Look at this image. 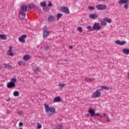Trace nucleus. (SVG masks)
Instances as JSON below:
<instances>
[{"label": "nucleus", "instance_id": "obj_29", "mask_svg": "<svg viewBox=\"0 0 129 129\" xmlns=\"http://www.w3.org/2000/svg\"><path fill=\"white\" fill-rule=\"evenodd\" d=\"M62 14L61 13H58L56 15V17H57V21H58V20H59L60 19V18H61V17H62Z\"/></svg>", "mask_w": 129, "mask_h": 129}, {"label": "nucleus", "instance_id": "obj_14", "mask_svg": "<svg viewBox=\"0 0 129 129\" xmlns=\"http://www.w3.org/2000/svg\"><path fill=\"white\" fill-rule=\"evenodd\" d=\"M48 36H49V31L44 30L43 32V39H47V37H48Z\"/></svg>", "mask_w": 129, "mask_h": 129}, {"label": "nucleus", "instance_id": "obj_21", "mask_svg": "<svg viewBox=\"0 0 129 129\" xmlns=\"http://www.w3.org/2000/svg\"><path fill=\"white\" fill-rule=\"evenodd\" d=\"M85 81H86L87 82H94V79L86 78L85 79Z\"/></svg>", "mask_w": 129, "mask_h": 129}, {"label": "nucleus", "instance_id": "obj_23", "mask_svg": "<svg viewBox=\"0 0 129 129\" xmlns=\"http://www.w3.org/2000/svg\"><path fill=\"white\" fill-rule=\"evenodd\" d=\"M0 39H1V40H7V35H4V34H1Z\"/></svg>", "mask_w": 129, "mask_h": 129}, {"label": "nucleus", "instance_id": "obj_56", "mask_svg": "<svg viewBox=\"0 0 129 129\" xmlns=\"http://www.w3.org/2000/svg\"><path fill=\"white\" fill-rule=\"evenodd\" d=\"M96 1H101V0H96ZM102 1H103V0H102Z\"/></svg>", "mask_w": 129, "mask_h": 129}, {"label": "nucleus", "instance_id": "obj_8", "mask_svg": "<svg viewBox=\"0 0 129 129\" xmlns=\"http://www.w3.org/2000/svg\"><path fill=\"white\" fill-rule=\"evenodd\" d=\"M89 18L90 19H92V20H95V19H97L98 18V15L97 14H90L89 15Z\"/></svg>", "mask_w": 129, "mask_h": 129}, {"label": "nucleus", "instance_id": "obj_53", "mask_svg": "<svg viewBox=\"0 0 129 129\" xmlns=\"http://www.w3.org/2000/svg\"><path fill=\"white\" fill-rule=\"evenodd\" d=\"M18 129H23L22 127H20L19 128H18Z\"/></svg>", "mask_w": 129, "mask_h": 129}, {"label": "nucleus", "instance_id": "obj_54", "mask_svg": "<svg viewBox=\"0 0 129 129\" xmlns=\"http://www.w3.org/2000/svg\"><path fill=\"white\" fill-rule=\"evenodd\" d=\"M100 116L101 118H102V116L100 115Z\"/></svg>", "mask_w": 129, "mask_h": 129}, {"label": "nucleus", "instance_id": "obj_26", "mask_svg": "<svg viewBox=\"0 0 129 129\" xmlns=\"http://www.w3.org/2000/svg\"><path fill=\"white\" fill-rule=\"evenodd\" d=\"M104 21H105V22H107L109 24H110V23L112 22V20L108 18H104Z\"/></svg>", "mask_w": 129, "mask_h": 129}, {"label": "nucleus", "instance_id": "obj_24", "mask_svg": "<svg viewBox=\"0 0 129 129\" xmlns=\"http://www.w3.org/2000/svg\"><path fill=\"white\" fill-rule=\"evenodd\" d=\"M56 129H64V127L61 124H58L56 125Z\"/></svg>", "mask_w": 129, "mask_h": 129}, {"label": "nucleus", "instance_id": "obj_5", "mask_svg": "<svg viewBox=\"0 0 129 129\" xmlns=\"http://www.w3.org/2000/svg\"><path fill=\"white\" fill-rule=\"evenodd\" d=\"M96 8L100 11H103V10L106 9L107 7L103 4H99L96 6Z\"/></svg>", "mask_w": 129, "mask_h": 129}, {"label": "nucleus", "instance_id": "obj_22", "mask_svg": "<svg viewBox=\"0 0 129 129\" xmlns=\"http://www.w3.org/2000/svg\"><path fill=\"white\" fill-rule=\"evenodd\" d=\"M27 9H28V6H26V5H23L21 7V10L23 12H26V11H27Z\"/></svg>", "mask_w": 129, "mask_h": 129}, {"label": "nucleus", "instance_id": "obj_50", "mask_svg": "<svg viewBox=\"0 0 129 129\" xmlns=\"http://www.w3.org/2000/svg\"><path fill=\"white\" fill-rule=\"evenodd\" d=\"M88 115H89V114H87L86 115V116H88Z\"/></svg>", "mask_w": 129, "mask_h": 129}, {"label": "nucleus", "instance_id": "obj_42", "mask_svg": "<svg viewBox=\"0 0 129 129\" xmlns=\"http://www.w3.org/2000/svg\"><path fill=\"white\" fill-rule=\"evenodd\" d=\"M87 29V30H90L91 29V26H88Z\"/></svg>", "mask_w": 129, "mask_h": 129}, {"label": "nucleus", "instance_id": "obj_40", "mask_svg": "<svg viewBox=\"0 0 129 129\" xmlns=\"http://www.w3.org/2000/svg\"><path fill=\"white\" fill-rule=\"evenodd\" d=\"M48 7H53V4H52V2H49V3L48 4Z\"/></svg>", "mask_w": 129, "mask_h": 129}, {"label": "nucleus", "instance_id": "obj_44", "mask_svg": "<svg viewBox=\"0 0 129 129\" xmlns=\"http://www.w3.org/2000/svg\"><path fill=\"white\" fill-rule=\"evenodd\" d=\"M95 115H96V116H99V115H100V113H95Z\"/></svg>", "mask_w": 129, "mask_h": 129}, {"label": "nucleus", "instance_id": "obj_4", "mask_svg": "<svg viewBox=\"0 0 129 129\" xmlns=\"http://www.w3.org/2000/svg\"><path fill=\"white\" fill-rule=\"evenodd\" d=\"M93 29L94 31H99L101 29V27H100L99 23H95L93 26Z\"/></svg>", "mask_w": 129, "mask_h": 129}, {"label": "nucleus", "instance_id": "obj_28", "mask_svg": "<svg viewBox=\"0 0 129 129\" xmlns=\"http://www.w3.org/2000/svg\"><path fill=\"white\" fill-rule=\"evenodd\" d=\"M31 7L33 8V9H34L35 11H37V10H39V8L36 6H35V5H34V4H31Z\"/></svg>", "mask_w": 129, "mask_h": 129}, {"label": "nucleus", "instance_id": "obj_49", "mask_svg": "<svg viewBox=\"0 0 129 129\" xmlns=\"http://www.w3.org/2000/svg\"><path fill=\"white\" fill-rule=\"evenodd\" d=\"M63 61H65L66 62L67 61V59H63Z\"/></svg>", "mask_w": 129, "mask_h": 129}, {"label": "nucleus", "instance_id": "obj_6", "mask_svg": "<svg viewBox=\"0 0 129 129\" xmlns=\"http://www.w3.org/2000/svg\"><path fill=\"white\" fill-rule=\"evenodd\" d=\"M18 15L19 19H20L21 20H24V19L26 18V13H25V12H22L21 10H20Z\"/></svg>", "mask_w": 129, "mask_h": 129}, {"label": "nucleus", "instance_id": "obj_10", "mask_svg": "<svg viewBox=\"0 0 129 129\" xmlns=\"http://www.w3.org/2000/svg\"><path fill=\"white\" fill-rule=\"evenodd\" d=\"M62 12H63V13H66V14H70V11H69V9L67 7H62L61 8Z\"/></svg>", "mask_w": 129, "mask_h": 129}, {"label": "nucleus", "instance_id": "obj_30", "mask_svg": "<svg viewBox=\"0 0 129 129\" xmlns=\"http://www.w3.org/2000/svg\"><path fill=\"white\" fill-rule=\"evenodd\" d=\"M66 85L65 84H59L58 85V86L60 88V89H63V87H64V86H65Z\"/></svg>", "mask_w": 129, "mask_h": 129}, {"label": "nucleus", "instance_id": "obj_27", "mask_svg": "<svg viewBox=\"0 0 129 129\" xmlns=\"http://www.w3.org/2000/svg\"><path fill=\"white\" fill-rule=\"evenodd\" d=\"M14 96H19L20 93L18 91H15L13 93Z\"/></svg>", "mask_w": 129, "mask_h": 129}, {"label": "nucleus", "instance_id": "obj_19", "mask_svg": "<svg viewBox=\"0 0 129 129\" xmlns=\"http://www.w3.org/2000/svg\"><path fill=\"white\" fill-rule=\"evenodd\" d=\"M122 51L124 54H125V55H128V54H129V49H128L124 48V49H122Z\"/></svg>", "mask_w": 129, "mask_h": 129}, {"label": "nucleus", "instance_id": "obj_12", "mask_svg": "<svg viewBox=\"0 0 129 129\" xmlns=\"http://www.w3.org/2000/svg\"><path fill=\"white\" fill-rule=\"evenodd\" d=\"M115 43L117 44V45H119L120 46H123V45H124L126 43V42L125 41H122V42H120V40H116L115 41Z\"/></svg>", "mask_w": 129, "mask_h": 129}, {"label": "nucleus", "instance_id": "obj_38", "mask_svg": "<svg viewBox=\"0 0 129 129\" xmlns=\"http://www.w3.org/2000/svg\"><path fill=\"white\" fill-rule=\"evenodd\" d=\"M31 10H32V6H29L28 7H27V11H31Z\"/></svg>", "mask_w": 129, "mask_h": 129}, {"label": "nucleus", "instance_id": "obj_20", "mask_svg": "<svg viewBox=\"0 0 129 129\" xmlns=\"http://www.w3.org/2000/svg\"><path fill=\"white\" fill-rule=\"evenodd\" d=\"M55 102H60L61 101V98L59 96L56 97L54 98Z\"/></svg>", "mask_w": 129, "mask_h": 129}, {"label": "nucleus", "instance_id": "obj_33", "mask_svg": "<svg viewBox=\"0 0 129 129\" xmlns=\"http://www.w3.org/2000/svg\"><path fill=\"white\" fill-rule=\"evenodd\" d=\"M46 2H42V3H40V6L41 7H46Z\"/></svg>", "mask_w": 129, "mask_h": 129}, {"label": "nucleus", "instance_id": "obj_43", "mask_svg": "<svg viewBox=\"0 0 129 129\" xmlns=\"http://www.w3.org/2000/svg\"><path fill=\"white\" fill-rule=\"evenodd\" d=\"M18 113L19 114V115H22L23 112L21 111L18 112Z\"/></svg>", "mask_w": 129, "mask_h": 129}, {"label": "nucleus", "instance_id": "obj_39", "mask_svg": "<svg viewBox=\"0 0 129 129\" xmlns=\"http://www.w3.org/2000/svg\"><path fill=\"white\" fill-rule=\"evenodd\" d=\"M124 8H125L126 10H127V9L128 8V3L127 4H125L124 5Z\"/></svg>", "mask_w": 129, "mask_h": 129}, {"label": "nucleus", "instance_id": "obj_7", "mask_svg": "<svg viewBox=\"0 0 129 129\" xmlns=\"http://www.w3.org/2000/svg\"><path fill=\"white\" fill-rule=\"evenodd\" d=\"M27 38V35L26 34H23L22 35L21 37L19 38V42H21L22 43H25L26 40L25 39Z\"/></svg>", "mask_w": 129, "mask_h": 129}, {"label": "nucleus", "instance_id": "obj_45", "mask_svg": "<svg viewBox=\"0 0 129 129\" xmlns=\"http://www.w3.org/2000/svg\"><path fill=\"white\" fill-rule=\"evenodd\" d=\"M49 46H46L44 48V49L47 50H49Z\"/></svg>", "mask_w": 129, "mask_h": 129}, {"label": "nucleus", "instance_id": "obj_1", "mask_svg": "<svg viewBox=\"0 0 129 129\" xmlns=\"http://www.w3.org/2000/svg\"><path fill=\"white\" fill-rule=\"evenodd\" d=\"M46 112H49V115H52L53 113H56V109L53 107H49V105L47 103H45L44 105Z\"/></svg>", "mask_w": 129, "mask_h": 129}, {"label": "nucleus", "instance_id": "obj_32", "mask_svg": "<svg viewBox=\"0 0 129 129\" xmlns=\"http://www.w3.org/2000/svg\"><path fill=\"white\" fill-rule=\"evenodd\" d=\"M88 9L90 11H93V10H95V7H94V6H89L88 7Z\"/></svg>", "mask_w": 129, "mask_h": 129}, {"label": "nucleus", "instance_id": "obj_41", "mask_svg": "<svg viewBox=\"0 0 129 129\" xmlns=\"http://www.w3.org/2000/svg\"><path fill=\"white\" fill-rule=\"evenodd\" d=\"M24 123H23V122H19V126H22V125H23Z\"/></svg>", "mask_w": 129, "mask_h": 129}, {"label": "nucleus", "instance_id": "obj_35", "mask_svg": "<svg viewBox=\"0 0 129 129\" xmlns=\"http://www.w3.org/2000/svg\"><path fill=\"white\" fill-rule=\"evenodd\" d=\"M101 88L102 89H106V90H108V89H109V88L105 86H101Z\"/></svg>", "mask_w": 129, "mask_h": 129}, {"label": "nucleus", "instance_id": "obj_31", "mask_svg": "<svg viewBox=\"0 0 129 129\" xmlns=\"http://www.w3.org/2000/svg\"><path fill=\"white\" fill-rule=\"evenodd\" d=\"M42 10L44 11V12H49V10H50V9L49 8V7H44L42 8Z\"/></svg>", "mask_w": 129, "mask_h": 129}, {"label": "nucleus", "instance_id": "obj_48", "mask_svg": "<svg viewBox=\"0 0 129 129\" xmlns=\"http://www.w3.org/2000/svg\"><path fill=\"white\" fill-rule=\"evenodd\" d=\"M44 29H47V26H44Z\"/></svg>", "mask_w": 129, "mask_h": 129}, {"label": "nucleus", "instance_id": "obj_16", "mask_svg": "<svg viewBox=\"0 0 129 129\" xmlns=\"http://www.w3.org/2000/svg\"><path fill=\"white\" fill-rule=\"evenodd\" d=\"M56 18H55V16H50L48 18V22H53L54 21H55Z\"/></svg>", "mask_w": 129, "mask_h": 129}, {"label": "nucleus", "instance_id": "obj_37", "mask_svg": "<svg viewBox=\"0 0 129 129\" xmlns=\"http://www.w3.org/2000/svg\"><path fill=\"white\" fill-rule=\"evenodd\" d=\"M37 124H38V125L37 126V128H38V129L42 128V125L41 124H40V123L38 122Z\"/></svg>", "mask_w": 129, "mask_h": 129}, {"label": "nucleus", "instance_id": "obj_36", "mask_svg": "<svg viewBox=\"0 0 129 129\" xmlns=\"http://www.w3.org/2000/svg\"><path fill=\"white\" fill-rule=\"evenodd\" d=\"M77 30L80 32V33H82V27H79L77 28Z\"/></svg>", "mask_w": 129, "mask_h": 129}, {"label": "nucleus", "instance_id": "obj_3", "mask_svg": "<svg viewBox=\"0 0 129 129\" xmlns=\"http://www.w3.org/2000/svg\"><path fill=\"white\" fill-rule=\"evenodd\" d=\"M101 96V92L99 91V90H97L96 92L92 95V97L93 98H96L97 97H100Z\"/></svg>", "mask_w": 129, "mask_h": 129}, {"label": "nucleus", "instance_id": "obj_46", "mask_svg": "<svg viewBox=\"0 0 129 129\" xmlns=\"http://www.w3.org/2000/svg\"><path fill=\"white\" fill-rule=\"evenodd\" d=\"M69 48H70V49H73V46H72V45H70L69 46Z\"/></svg>", "mask_w": 129, "mask_h": 129}, {"label": "nucleus", "instance_id": "obj_13", "mask_svg": "<svg viewBox=\"0 0 129 129\" xmlns=\"http://www.w3.org/2000/svg\"><path fill=\"white\" fill-rule=\"evenodd\" d=\"M33 71L34 73H38V72H41V69L39 67H35L33 68Z\"/></svg>", "mask_w": 129, "mask_h": 129}, {"label": "nucleus", "instance_id": "obj_18", "mask_svg": "<svg viewBox=\"0 0 129 129\" xmlns=\"http://www.w3.org/2000/svg\"><path fill=\"white\" fill-rule=\"evenodd\" d=\"M128 0H120L118 1L119 5H122V4H127Z\"/></svg>", "mask_w": 129, "mask_h": 129}, {"label": "nucleus", "instance_id": "obj_2", "mask_svg": "<svg viewBox=\"0 0 129 129\" xmlns=\"http://www.w3.org/2000/svg\"><path fill=\"white\" fill-rule=\"evenodd\" d=\"M16 82H17V79L14 78L11 80V81L7 84L8 88H14L16 86Z\"/></svg>", "mask_w": 129, "mask_h": 129}, {"label": "nucleus", "instance_id": "obj_11", "mask_svg": "<svg viewBox=\"0 0 129 129\" xmlns=\"http://www.w3.org/2000/svg\"><path fill=\"white\" fill-rule=\"evenodd\" d=\"M89 113H90L91 117H93V116H95V111L92 108L89 109L88 110Z\"/></svg>", "mask_w": 129, "mask_h": 129}, {"label": "nucleus", "instance_id": "obj_17", "mask_svg": "<svg viewBox=\"0 0 129 129\" xmlns=\"http://www.w3.org/2000/svg\"><path fill=\"white\" fill-rule=\"evenodd\" d=\"M100 22H101V25L102 26H106V25H107V23L106 22H105V20H104V18L101 20L100 21Z\"/></svg>", "mask_w": 129, "mask_h": 129}, {"label": "nucleus", "instance_id": "obj_51", "mask_svg": "<svg viewBox=\"0 0 129 129\" xmlns=\"http://www.w3.org/2000/svg\"><path fill=\"white\" fill-rule=\"evenodd\" d=\"M106 115V114H105V113H104V116H105H105Z\"/></svg>", "mask_w": 129, "mask_h": 129}, {"label": "nucleus", "instance_id": "obj_55", "mask_svg": "<svg viewBox=\"0 0 129 129\" xmlns=\"http://www.w3.org/2000/svg\"><path fill=\"white\" fill-rule=\"evenodd\" d=\"M100 90L101 91V90H101V89H100V90H99V91Z\"/></svg>", "mask_w": 129, "mask_h": 129}, {"label": "nucleus", "instance_id": "obj_47", "mask_svg": "<svg viewBox=\"0 0 129 129\" xmlns=\"http://www.w3.org/2000/svg\"><path fill=\"white\" fill-rule=\"evenodd\" d=\"M11 100V98H9L7 100V101H10Z\"/></svg>", "mask_w": 129, "mask_h": 129}, {"label": "nucleus", "instance_id": "obj_15", "mask_svg": "<svg viewBox=\"0 0 129 129\" xmlns=\"http://www.w3.org/2000/svg\"><path fill=\"white\" fill-rule=\"evenodd\" d=\"M13 48L12 46L9 47V50H8V55L9 56H14V53H13V50H12Z\"/></svg>", "mask_w": 129, "mask_h": 129}, {"label": "nucleus", "instance_id": "obj_9", "mask_svg": "<svg viewBox=\"0 0 129 129\" xmlns=\"http://www.w3.org/2000/svg\"><path fill=\"white\" fill-rule=\"evenodd\" d=\"M31 56L30 54H26L23 56V60L24 61H29L31 59Z\"/></svg>", "mask_w": 129, "mask_h": 129}, {"label": "nucleus", "instance_id": "obj_34", "mask_svg": "<svg viewBox=\"0 0 129 129\" xmlns=\"http://www.w3.org/2000/svg\"><path fill=\"white\" fill-rule=\"evenodd\" d=\"M18 64L19 65H20V66H25V63H24V62H23V61H19L18 62Z\"/></svg>", "mask_w": 129, "mask_h": 129}, {"label": "nucleus", "instance_id": "obj_25", "mask_svg": "<svg viewBox=\"0 0 129 129\" xmlns=\"http://www.w3.org/2000/svg\"><path fill=\"white\" fill-rule=\"evenodd\" d=\"M4 65L5 66L6 69H10V68L12 69V67L10 66V64L4 63Z\"/></svg>", "mask_w": 129, "mask_h": 129}, {"label": "nucleus", "instance_id": "obj_52", "mask_svg": "<svg viewBox=\"0 0 129 129\" xmlns=\"http://www.w3.org/2000/svg\"><path fill=\"white\" fill-rule=\"evenodd\" d=\"M107 121H109V119H107Z\"/></svg>", "mask_w": 129, "mask_h": 129}]
</instances>
